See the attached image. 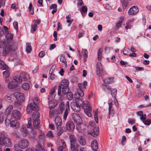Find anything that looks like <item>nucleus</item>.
<instances>
[{
    "label": "nucleus",
    "instance_id": "1",
    "mask_svg": "<svg viewBox=\"0 0 151 151\" xmlns=\"http://www.w3.org/2000/svg\"><path fill=\"white\" fill-rule=\"evenodd\" d=\"M69 81L68 80L63 79L59 84L58 88V95H60L62 93L63 94H66L69 91Z\"/></svg>",
    "mask_w": 151,
    "mask_h": 151
},
{
    "label": "nucleus",
    "instance_id": "2",
    "mask_svg": "<svg viewBox=\"0 0 151 151\" xmlns=\"http://www.w3.org/2000/svg\"><path fill=\"white\" fill-rule=\"evenodd\" d=\"M81 102L82 101L80 98H76V102L72 103L71 104V107L73 110L75 112L79 111L81 110Z\"/></svg>",
    "mask_w": 151,
    "mask_h": 151
},
{
    "label": "nucleus",
    "instance_id": "3",
    "mask_svg": "<svg viewBox=\"0 0 151 151\" xmlns=\"http://www.w3.org/2000/svg\"><path fill=\"white\" fill-rule=\"evenodd\" d=\"M40 115V113L38 111H35L33 114V124L35 129H37L39 127V125L40 122L39 119Z\"/></svg>",
    "mask_w": 151,
    "mask_h": 151
},
{
    "label": "nucleus",
    "instance_id": "4",
    "mask_svg": "<svg viewBox=\"0 0 151 151\" xmlns=\"http://www.w3.org/2000/svg\"><path fill=\"white\" fill-rule=\"evenodd\" d=\"M70 139L71 150H78V147L79 145L77 144L76 137L74 135H71L70 136Z\"/></svg>",
    "mask_w": 151,
    "mask_h": 151
},
{
    "label": "nucleus",
    "instance_id": "5",
    "mask_svg": "<svg viewBox=\"0 0 151 151\" xmlns=\"http://www.w3.org/2000/svg\"><path fill=\"white\" fill-rule=\"evenodd\" d=\"M71 116L75 123H76L77 125H80L82 124V119L78 114L73 113L72 114Z\"/></svg>",
    "mask_w": 151,
    "mask_h": 151
},
{
    "label": "nucleus",
    "instance_id": "6",
    "mask_svg": "<svg viewBox=\"0 0 151 151\" xmlns=\"http://www.w3.org/2000/svg\"><path fill=\"white\" fill-rule=\"evenodd\" d=\"M96 74L99 76L102 77L104 73L101 64L100 62L97 63L96 66Z\"/></svg>",
    "mask_w": 151,
    "mask_h": 151
},
{
    "label": "nucleus",
    "instance_id": "7",
    "mask_svg": "<svg viewBox=\"0 0 151 151\" xmlns=\"http://www.w3.org/2000/svg\"><path fill=\"white\" fill-rule=\"evenodd\" d=\"M19 143L20 148L22 149L26 148L29 145V141L26 139L21 140Z\"/></svg>",
    "mask_w": 151,
    "mask_h": 151
},
{
    "label": "nucleus",
    "instance_id": "8",
    "mask_svg": "<svg viewBox=\"0 0 151 151\" xmlns=\"http://www.w3.org/2000/svg\"><path fill=\"white\" fill-rule=\"evenodd\" d=\"M81 106L84 109V111H91V108L89 102L88 101L82 102H81Z\"/></svg>",
    "mask_w": 151,
    "mask_h": 151
},
{
    "label": "nucleus",
    "instance_id": "9",
    "mask_svg": "<svg viewBox=\"0 0 151 151\" xmlns=\"http://www.w3.org/2000/svg\"><path fill=\"white\" fill-rule=\"evenodd\" d=\"M38 106L34 102H32L29 104L27 108V111L28 112H29L31 110H35L38 109Z\"/></svg>",
    "mask_w": 151,
    "mask_h": 151
},
{
    "label": "nucleus",
    "instance_id": "10",
    "mask_svg": "<svg viewBox=\"0 0 151 151\" xmlns=\"http://www.w3.org/2000/svg\"><path fill=\"white\" fill-rule=\"evenodd\" d=\"M75 125L73 122L72 121H68L66 124V130H68L70 131H73L75 129Z\"/></svg>",
    "mask_w": 151,
    "mask_h": 151
},
{
    "label": "nucleus",
    "instance_id": "11",
    "mask_svg": "<svg viewBox=\"0 0 151 151\" xmlns=\"http://www.w3.org/2000/svg\"><path fill=\"white\" fill-rule=\"evenodd\" d=\"M14 95L17 101L21 102L24 101L25 100L24 97V94L20 92L16 93L14 94Z\"/></svg>",
    "mask_w": 151,
    "mask_h": 151
},
{
    "label": "nucleus",
    "instance_id": "12",
    "mask_svg": "<svg viewBox=\"0 0 151 151\" xmlns=\"http://www.w3.org/2000/svg\"><path fill=\"white\" fill-rule=\"evenodd\" d=\"M138 12V8L137 6H134L129 9L128 13L129 15H132L136 14Z\"/></svg>",
    "mask_w": 151,
    "mask_h": 151
},
{
    "label": "nucleus",
    "instance_id": "13",
    "mask_svg": "<svg viewBox=\"0 0 151 151\" xmlns=\"http://www.w3.org/2000/svg\"><path fill=\"white\" fill-rule=\"evenodd\" d=\"M55 122L57 129H60L61 127L62 123L60 117L59 116H57L55 119Z\"/></svg>",
    "mask_w": 151,
    "mask_h": 151
},
{
    "label": "nucleus",
    "instance_id": "14",
    "mask_svg": "<svg viewBox=\"0 0 151 151\" xmlns=\"http://www.w3.org/2000/svg\"><path fill=\"white\" fill-rule=\"evenodd\" d=\"M12 115L13 117L16 120H19L21 118V113L19 111L17 110H13L12 111Z\"/></svg>",
    "mask_w": 151,
    "mask_h": 151
},
{
    "label": "nucleus",
    "instance_id": "15",
    "mask_svg": "<svg viewBox=\"0 0 151 151\" xmlns=\"http://www.w3.org/2000/svg\"><path fill=\"white\" fill-rule=\"evenodd\" d=\"M7 86L9 89H12L17 87L18 86V83L12 80L9 83Z\"/></svg>",
    "mask_w": 151,
    "mask_h": 151
},
{
    "label": "nucleus",
    "instance_id": "16",
    "mask_svg": "<svg viewBox=\"0 0 151 151\" xmlns=\"http://www.w3.org/2000/svg\"><path fill=\"white\" fill-rule=\"evenodd\" d=\"M12 50V48L9 46H6L3 49L2 55L3 56H5L9 53Z\"/></svg>",
    "mask_w": 151,
    "mask_h": 151
},
{
    "label": "nucleus",
    "instance_id": "17",
    "mask_svg": "<svg viewBox=\"0 0 151 151\" xmlns=\"http://www.w3.org/2000/svg\"><path fill=\"white\" fill-rule=\"evenodd\" d=\"M4 99L6 101L8 102H11L13 100L14 96L12 94L8 93L6 95Z\"/></svg>",
    "mask_w": 151,
    "mask_h": 151
},
{
    "label": "nucleus",
    "instance_id": "18",
    "mask_svg": "<svg viewBox=\"0 0 151 151\" xmlns=\"http://www.w3.org/2000/svg\"><path fill=\"white\" fill-rule=\"evenodd\" d=\"M78 140L79 143L82 145H85L86 144V140L84 137L82 135L78 136Z\"/></svg>",
    "mask_w": 151,
    "mask_h": 151
},
{
    "label": "nucleus",
    "instance_id": "19",
    "mask_svg": "<svg viewBox=\"0 0 151 151\" xmlns=\"http://www.w3.org/2000/svg\"><path fill=\"white\" fill-rule=\"evenodd\" d=\"M99 133V128L98 127L94 128L91 131V134L93 137H96Z\"/></svg>",
    "mask_w": 151,
    "mask_h": 151
},
{
    "label": "nucleus",
    "instance_id": "20",
    "mask_svg": "<svg viewBox=\"0 0 151 151\" xmlns=\"http://www.w3.org/2000/svg\"><path fill=\"white\" fill-rule=\"evenodd\" d=\"M11 126L14 129H17L19 127V124L17 121H12L10 122Z\"/></svg>",
    "mask_w": 151,
    "mask_h": 151
},
{
    "label": "nucleus",
    "instance_id": "21",
    "mask_svg": "<svg viewBox=\"0 0 151 151\" xmlns=\"http://www.w3.org/2000/svg\"><path fill=\"white\" fill-rule=\"evenodd\" d=\"M91 147L93 150H96L98 149V144L96 140H93L91 143Z\"/></svg>",
    "mask_w": 151,
    "mask_h": 151
},
{
    "label": "nucleus",
    "instance_id": "22",
    "mask_svg": "<svg viewBox=\"0 0 151 151\" xmlns=\"http://www.w3.org/2000/svg\"><path fill=\"white\" fill-rule=\"evenodd\" d=\"M20 77L22 78V80L24 81H27L29 79V76L26 73H22L20 74Z\"/></svg>",
    "mask_w": 151,
    "mask_h": 151
},
{
    "label": "nucleus",
    "instance_id": "23",
    "mask_svg": "<svg viewBox=\"0 0 151 151\" xmlns=\"http://www.w3.org/2000/svg\"><path fill=\"white\" fill-rule=\"evenodd\" d=\"M21 131L24 136H26L28 133L26 126L23 125L21 129Z\"/></svg>",
    "mask_w": 151,
    "mask_h": 151
},
{
    "label": "nucleus",
    "instance_id": "24",
    "mask_svg": "<svg viewBox=\"0 0 151 151\" xmlns=\"http://www.w3.org/2000/svg\"><path fill=\"white\" fill-rule=\"evenodd\" d=\"M6 138L4 134L0 133V144L1 145H3L4 142Z\"/></svg>",
    "mask_w": 151,
    "mask_h": 151
},
{
    "label": "nucleus",
    "instance_id": "25",
    "mask_svg": "<svg viewBox=\"0 0 151 151\" xmlns=\"http://www.w3.org/2000/svg\"><path fill=\"white\" fill-rule=\"evenodd\" d=\"M104 84H110L113 82V78H106L103 80Z\"/></svg>",
    "mask_w": 151,
    "mask_h": 151
},
{
    "label": "nucleus",
    "instance_id": "26",
    "mask_svg": "<svg viewBox=\"0 0 151 151\" xmlns=\"http://www.w3.org/2000/svg\"><path fill=\"white\" fill-rule=\"evenodd\" d=\"M124 20V17L122 16L120 18L119 20L116 24V27L117 29H118L119 27H120L121 26Z\"/></svg>",
    "mask_w": 151,
    "mask_h": 151
},
{
    "label": "nucleus",
    "instance_id": "27",
    "mask_svg": "<svg viewBox=\"0 0 151 151\" xmlns=\"http://www.w3.org/2000/svg\"><path fill=\"white\" fill-rule=\"evenodd\" d=\"M3 145L5 146L11 147L12 146L11 142L10 139L9 138H5V140L4 142V144Z\"/></svg>",
    "mask_w": 151,
    "mask_h": 151
},
{
    "label": "nucleus",
    "instance_id": "28",
    "mask_svg": "<svg viewBox=\"0 0 151 151\" xmlns=\"http://www.w3.org/2000/svg\"><path fill=\"white\" fill-rule=\"evenodd\" d=\"M13 81H14L17 83H21L22 81V79L20 77V75L19 76H15L14 77Z\"/></svg>",
    "mask_w": 151,
    "mask_h": 151
},
{
    "label": "nucleus",
    "instance_id": "29",
    "mask_svg": "<svg viewBox=\"0 0 151 151\" xmlns=\"http://www.w3.org/2000/svg\"><path fill=\"white\" fill-rule=\"evenodd\" d=\"M22 88L25 90H28L30 88L29 84L28 83H24L22 84Z\"/></svg>",
    "mask_w": 151,
    "mask_h": 151
},
{
    "label": "nucleus",
    "instance_id": "30",
    "mask_svg": "<svg viewBox=\"0 0 151 151\" xmlns=\"http://www.w3.org/2000/svg\"><path fill=\"white\" fill-rule=\"evenodd\" d=\"M102 89L105 91L107 92H109V91L111 89V88H110L109 86H107L105 85L104 84H103L102 86Z\"/></svg>",
    "mask_w": 151,
    "mask_h": 151
},
{
    "label": "nucleus",
    "instance_id": "31",
    "mask_svg": "<svg viewBox=\"0 0 151 151\" xmlns=\"http://www.w3.org/2000/svg\"><path fill=\"white\" fill-rule=\"evenodd\" d=\"M102 51L103 50L102 48H99L98 50V58L99 60H100L101 59Z\"/></svg>",
    "mask_w": 151,
    "mask_h": 151
},
{
    "label": "nucleus",
    "instance_id": "32",
    "mask_svg": "<svg viewBox=\"0 0 151 151\" xmlns=\"http://www.w3.org/2000/svg\"><path fill=\"white\" fill-rule=\"evenodd\" d=\"M111 92V94L113 97H115V96L116 95L117 90L116 89L114 88L112 89L111 88L110 90Z\"/></svg>",
    "mask_w": 151,
    "mask_h": 151
},
{
    "label": "nucleus",
    "instance_id": "33",
    "mask_svg": "<svg viewBox=\"0 0 151 151\" xmlns=\"http://www.w3.org/2000/svg\"><path fill=\"white\" fill-rule=\"evenodd\" d=\"M13 109V106L12 105H10L9 106L8 108L6 109L5 111L6 114L7 112V114H9L12 110Z\"/></svg>",
    "mask_w": 151,
    "mask_h": 151
},
{
    "label": "nucleus",
    "instance_id": "34",
    "mask_svg": "<svg viewBox=\"0 0 151 151\" xmlns=\"http://www.w3.org/2000/svg\"><path fill=\"white\" fill-rule=\"evenodd\" d=\"M64 105L63 103H61L60 104L58 108L59 112L61 113L63 110Z\"/></svg>",
    "mask_w": 151,
    "mask_h": 151
},
{
    "label": "nucleus",
    "instance_id": "35",
    "mask_svg": "<svg viewBox=\"0 0 151 151\" xmlns=\"http://www.w3.org/2000/svg\"><path fill=\"white\" fill-rule=\"evenodd\" d=\"M82 52L83 54L84 59H86L88 57V52L87 50L86 49H82Z\"/></svg>",
    "mask_w": 151,
    "mask_h": 151
},
{
    "label": "nucleus",
    "instance_id": "36",
    "mask_svg": "<svg viewBox=\"0 0 151 151\" xmlns=\"http://www.w3.org/2000/svg\"><path fill=\"white\" fill-rule=\"evenodd\" d=\"M35 150V151H45V150L41 147L40 144H38L36 146Z\"/></svg>",
    "mask_w": 151,
    "mask_h": 151
},
{
    "label": "nucleus",
    "instance_id": "37",
    "mask_svg": "<svg viewBox=\"0 0 151 151\" xmlns=\"http://www.w3.org/2000/svg\"><path fill=\"white\" fill-rule=\"evenodd\" d=\"M66 94L67 98L69 100H72L73 98V93L70 92H68Z\"/></svg>",
    "mask_w": 151,
    "mask_h": 151
},
{
    "label": "nucleus",
    "instance_id": "38",
    "mask_svg": "<svg viewBox=\"0 0 151 151\" xmlns=\"http://www.w3.org/2000/svg\"><path fill=\"white\" fill-rule=\"evenodd\" d=\"M57 129L59 130L58 133V135L59 136H60L63 132L66 131L65 129V127H63L62 128L61 127L60 129Z\"/></svg>",
    "mask_w": 151,
    "mask_h": 151
},
{
    "label": "nucleus",
    "instance_id": "39",
    "mask_svg": "<svg viewBox=\"0 0 151 151\" xmlns=\"http://www.w3.org/2000/svg\"><path fill=\"white\" fill-rule=\"evenodd\" d=\"M19 101H15L14 103V105L16 108L20 109L21 107V104L19 102Z\"/></svg>",
    "mask_w": 151,
    "mask_h": 151
},
{
    "label": "nucleus",
    "instance_id": "40",
    "mask_svg": "<svg viewBox=\"0 0 151 151\" xmlns=\"http://www.w3.org/2000/svg\"><path fill=\"white\" fill-rule=\"evenodd\" d=\"M87 10L88 9L86 6H83L81 7L80 11L81 13H82V12L86 13L87 12Z\"/></svg>",
    "mask_w": 151,
    "mask_h": 151
},
{
    "label": "nucleus",
    "instance_id": "41",
    "mask_svg": "<svg viewBox=\"0 0 151 151\" xmlns=\"http://www.w3.org/2000/svg\"><path fill=\"white\" fill-rule=\"evenodd\" d=\"M60 61L62 63H64L65 65H67V62L64 56L61 55L60 56Z\"/></svg>",
    "mask_w": 151,
    "mask_h": 151
},
{
    "label": "nucleus",
    "instance_id": "42",
    "mask_svg": "<svg viewBox=\"0 0 151 151\" xmlns=\"http://www.w3.org/2000/svg\"><path fill=\"white\" fill-rule=\"evenodd\" d=\"M38 139L40 141H38L39 143H40L42 142H43L45 140L44 135H40Z\"/></svg>",
    "mask_w": 151,
    "mask_h": 151
},
{
    "label": "nucleus",
    "instance_id": "43",
    "mask_svg": "<svg viewBox=\"0 0 151 151\" xmlns=\"http://www.w3.org/2000/svg\"><path fill=\"white\" fill-rule=\"evenodd\" d=\"M3 76L4 77H5L6 78H7L10 75V73L9 72V71L8 70H6L4 71L3 72Z\"/></svg>",
    "mask_w": 151,
    "mask_h": 151
},
{
    "label": "nucleus",
    "instance_id": "44",
    "mask_svg": "<svg viewBox=\"0 0 151 151\" xmlns=\"http://www.w3.org/2000/svg\"><path fill=\"white\" fill-rule=\"evenodd\" d=\"M37 27V25L36 23H34L33 25L31 26V32L33 33L34 32H35L36 30V28Z\"/></svg>",
    "mask_w": 151,
    "mask_h": 151
},
{
    "label": "nucleus",
    "instance_id": "45",
    "mask_svg": "<svg viewBox=\"0 0 151 151\" xmlns=\"http://www.w3.org/2000/svg\"><path fill=\"white\" fill-rule=\"evenodd\" d=\"M109 116L111 114V109H112V106L113 105L112 102L111 101L110 102H109Z\"/></svg>",
    "mask_w": 151,
    "mask_h": 151
},
{
    "label": "nucleus",
    "instance_id": "46",
    "mask_svg": "<svg viewBox=\"0 0 151 151\" xmlns=\"http://www.w3.org/2000/svg\"><path fill=\"white\" fill-rule=\"evenodd\" d=\"M8 67L3 62V64H2L0 68L1 70H7L8 69Z\"/></svg>",
    "mask_w": 151,
    "mask_h": 151
},
{
    "label": "nucleus",
    "instance_id": "47",
    "mask_svg": "<svg viewBox=\"0 0 151 151\" xmlns=\"http://www.w3.org/2000/svg\"><path fill=\"white\" fill-rule=\"evenodd\" d=\"M56 87L55 86H54L52 87L50 91L51 94V95L52 96H53L54 97H55V91L56 90Z\"/></svg>",
    "mask_w": 151,
    "mask_h": 151
},
{
    "label": "nucleus",
    "instance_id": "48",
    "mask_svg": "<svg viewBox=\"0 0 151 151\" xmlns=\"http://www.w3.org/2000/svg\"><path fill=\"white\" fill-rule=\"evenodd\" d=\"M49 107L50 109L53 108L55 106V104L52 101H50L49 102Z\"/></svg>",
    "mask_w": 151,
    "mask_h": 151
},
{
    "label": "nucleus",
    "instance_id": "49",
    "mask_svg": "<svg viewBox=\"0 0 151 151\" xmlns=\"http://www.w3.org/2000/svg\"><path fill=\"white\" fill-rule=\"evenodd\" d=\"M28 120V125L26 126L28 128H31L32 127H31L32 124L31 123V119L30 118H29L27 119Z\"/></svg>",
    "mask_w": 151,
    "mask_h": 151
},
{
    "label": "nucleus",
    "instance_id": "50",
    "mask_svg": "<svg viewBox=\"0 0 151 151\" xmlns=\"http://www.w3.org/2000/svg\"><path fill=\"white\" fill-rule=\"evenodd\" d=\"M32 4H30L29 7L28 9L29 10V13L31 14H32L34 13L33 9H32Z\"/></svg>",
    "mask_w": 151,
    "mask_h": 151
},
{
    "label": "nucleus",
    "instance_id": "51",
    "mask_svg": "<svg viewBox=\"0 0 151 151\" xmlns=\"http://www.w3.org/2000/svg\"><path fill=\"white\" fill-rule=\"evenodd\" d=\"M142 122L145 124L146 125H149L151 123V121L148 119L146 120H145L144 121H142Z\"/></svg>",
    "mask_w": 151,
    "mask_h": 151
},
{
    "label": "nucleus",
    "instance_id": "52",
    "mask_svg": "<svg viewBox=\"0 0 151 151\" xmlns=\"http://www.w3.org/2000/svg\"><path fill=\"white\" fill-rule=\"evenodd\" d=\"M13 35L9 33H7L6 35V37L7 39L12 40L13 38Z\"/></svg>",
    "mask_w": 151,
    "mask_h": 151
},
{
    "label": "nucleus",
    "instance_id": "53",
    "mask_svg": "<svg viewBox=\"0 0 151 151\" xmlns=\"http://www.w3.org/2000/svg\"><path fill=\"white\" fill-rule=\"evenodd\" d=\"M94 118L95 120L97 123H98V113L97 111H95L94 115Z\"/></svg>",
    "mask_w": 151,
    "mask_h": 151
},
{
    "label": "nucleus",
    "instance_id": "54",
    "mask_svg": "<svg viewBox=\"0 0 151 151\" xmlns=\"http://www.w3.org/2000/svg\"><path fill=\"white\" fill-rule=\"evenodd\" d=\"M46 136L50 138H52L53 137V135L51 131H49L48 133L47 134Z\"/></svg>",
    "mask_w": 151,
    "mask_h": 151
},
{
    "label": "nucleus",
    "instance_id": "55",
    "mask_svg": "<svg viewBox=\"0 0 151 151\" xmlns=\"http://www.w3.org/2000/svg\"><path fill=\"white\" fill-rule=\"evenodd\" d=\"M78 94L80 97H82L84 96V93L82 90H80L78 91Z\"/></svg>",
    "mask_w": 151,
    "mask_h": 151
},
{
    "label": "nucleus",
    "instance_id": "56",
    "mask_svg": "<svg viewBox=\"0 0 151 151\" xmlns=\"http://www.w3.org/2000/svg\"><path fill=\"white\" fill-rule=\"evenodd\" d=\"M130 50L129 49L127 48L124 49L123 51V54L125 55H128V52Z\"/></svg>",
    "mask_w": 151,
    "mask_h": 151
},
{
    "label": "nucleus",
    "instance_id": "57",
    "mask_svg": "<svg viewBox=\"0 0 151 151\" xmlns=\"http://www.w3.org/2000/svg\"><path fill=\"white\" fill-rule=\"evenodd\" d=\"M128 122L129 124L133 125L135 123V120L134 119H129Z\"/></svg>",
    "mask_w": 151,
    "mask_h": 151
},
{
    "label": "nucleus",
    "instance_id": "58",
    "mask_svg": "<svg viewBox=\"0 0 151 151\" xmlns=\"http://www.w3.org/2000/svg\"><path fill=\"white\" fill-rule=\"evenodd\" d=\"M32 50V48L30 45H28L26 47V51L28 53H29Z\"/></svg>",
    "mask_w": 151,
    "mask_h": 151
},
{
    "label": "nucleus",
    "instance_id": "59",
    "mask_svg": "<svg viewBox=\"0 0 151 151\" xmlns=\"http://www.w3.org/2000/svg\"><path fill=\"white\" fill-rule=\"evenodd\" d=\"M13 25L15 29H18V24L17 21H14L13 23Z\"/></svg>",
    "mask_w": 151,
    "mask_h": 151
},
{
    "label": "nucleus",
    "instance_id": "60",
    "mask_svg": "<svg viewBox=\"0 0 151 151\" xmlns=\"http://www.w3.org/2000/svg\"><path fill=\"white\" fill-rule=\"evenodd\" d=\"M19 143L18 144H16L14 146V149L15 151H17L20 150Z\"/></svg>",
    "mask_w": 151,
    "mask_h": 151
},
{
    "label": "nucleus",
    "instance_id": "61",
    "mask_svg": "<svg viewBox=\"0 0 151 151\" xmlns=\"http://www.w3.org/2000/svg\"><path fill=\"white\" fill-rule=\"evenodd\" d=\"M146 115L145 114H143L141 115L140 116V119L142 121H144L146 119Z\"/></svg>",
    "mask_w": 151,
    "mask_h": 151
},
{
    "label": "nucleus",
    "instance_id": "62",
    "mask_svg": "<svg viewBox=\"0 0 151 151\" xmlns=\"http://www.w3.org/2000/svg\"><path fill=\"white\" fill-rule=\"evenodd\" d=\"M134 68H135L136 70L137 71H142L143 70H144V68L142 67L135 66Z\"/></svg>",
    "mask_w": 151,
    "mask_h": 151
},
{
    "label": "nucleus",
    "instance_id": "63",
    "mask_svg": "<svg viewBox=\"0 0 151 151\" xmlns=\"http://www.w3.org/2000/svg\"><path fill=\"white\" fill-rule=\"evenodd\" d=\"M68 114V110H65V111L63 114V115L64 119L65 120L67 118Z\"/></svg>",
    "mask_w": 151,
    "mask_h": 151
},
{
    "label": "nucleus",
    "instance_id": "64",
    "mask_svg": "<svg viewBox=\"0 0 151 151\" xmlns=\"http://www.w3.org/2000/svg\"><path fill=\"white\" fill-rule=\"evenodd\" d=\"M20 60L18 58H16L15 60V61H14V64L15 65H17L18 64L20 63Z\"/></svg>",
    "mask_w": 151,
    "mask_h": 151
}]
</instances>
